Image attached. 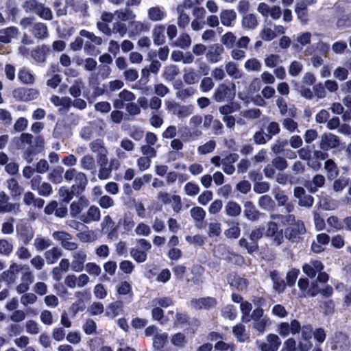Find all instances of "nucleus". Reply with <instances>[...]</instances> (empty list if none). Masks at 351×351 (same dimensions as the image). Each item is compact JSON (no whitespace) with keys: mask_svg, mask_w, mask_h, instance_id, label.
<instances>
[{"mask_svg":"<svg viewBox=\"0 0 351 351\" xmlns=\"http://www.w3.org/2000/svg\"><path fill=\"white\" fill-rule=\"evenodd\" d=\"M228 280L230 286L236 288L238 290H243L247 286V280L238 276H230Z\"/></svg>","mask_w":351,"mask_h":351,"instance_id":"obj_38","label":"nucleus"},{"mask_svg":"<svg viewBox=\"0 0 351 351\" xmlns=\"http://www.w3.org/2000/svg\"><path fill=\"white\" fill-rule=\"evenodd\" d=\"M179 133L184 141L197 140L202 134L200 130H193L187 126L180 128Z\"/></svg>","mask_w":351,"mask_h":351,"instance_id":"obj_20","label":"nucleus"},{"mask_svg":"<svg viewBox=\"0 0 351 351\" xmlns=\"http://www.w3.org/2000/svg\"><path fill=\"white\" fill-rule=\"evenodd\" d=\"M184 190L185 193L189 196H195L200 191L199 186L192 182H187L184 186Z\"/></svg>","mask_w":351,"mask_h":351,"instance_id":"obj_57","label":"nucleus"},{"mask_svg":"<svg viewBox=\"0 0 351 351\" xmlns=\"http://www.w3.org/2000/svg\"><path fill=\"white\" fill-rule=\"evenodd\" d=\"M120 223L122 225L123 229L126 232L131 231L135 225V222L132 216L125 214L123 219H121Z\"/></svg>","mask_w":351,"mask_h":351,"instance_id":"obj_54","label":"nucleus"},{"mask_svg":"<svg viewBox=\"0 0 351 351\" xmlns=\"http://www.w3.org/2000/svg\"><path fill=\"white\" fill-rule=\"evenodd\" d=\"M224 49L219 44H213L209 46L206 53L207 61L210 63H217L221 60V55L223 53Z\"/></svg>","mask_w":351,"mask_h":351,"instance_id":"obj_10","label":"nucleus"},{"mask_svg":"<svg viewBox=\"0 0 351 351\" xmlns=\"http://www.w3.org/2000/svg\"><path fill=\"white\" fill-rule=\"evenodd\" d=\"M80 166L81 168L84 170L90 171L91 172H95L96 171L95 158L90 154L84 155L80 159Z\"/></svg>","mask_w":351,"mask_h":351,"instance_id":"obj_31","label":"nucleus"},{"mask_svg":"<svg viewBox=\"0 0 351 351\" xmlns=\"http://www.w3.org/2000/svg\"><path fill=\"white\" fill-rule=\"evenodd\" d=\"M235 94L236 86L234 84H221L215 90L213 97L217 102L231 101L234 98Z\"/></svg>","mask_w":351,"mask_h":351,"instance_id":"obj_1","label":"nucleus"},{"mask_svg":"<svg viewBox=\"0 0 351 351\" xmlns=\"http://www.w3.org/2000/svg\"><path fill=\"white\" fill-rule=\"evenodd\" d=\"M323 269L322 263L318 260H311L302 267L304 273L310 278L315 277L317 273L321 271Z\"/></svg>","mask_w":351,"mask_h":351,"instance_id":"obj_11","label":"nucleus"},{"mask_svg":"<svg viewBox=\"0 0 351 351\" xmlns=\"http://www.w3.org/2000/svg\"><path fill=\"white\" fill-rule=\"evenodd\" d=\"M271 278L274 282V289L278 293H282L285 289L284 280L280 277L276 271H272L270 274Z\"/></svg>","mask_w":351,"mask_h":351,"instance_id":"obj_37","label":"nucleus"},{"mask_svg":"<svg viewBox=\"0 0 351 351\" xmlns=\"http://www.w3.org/2000/svg\"><path fill=\"white\" fill-rule=\"evenodd\" d=\"M220 41L226 48L232 49L236 45L237 36L232 32H228L222 35Z\"/></svg>","mask_w":351,"mask_h":351,"instance_id":"obj_34","label":"nucleus"},{"mask_svg":"<svg viewBox=\"0 0 351 351\" xmlns=\"http://www.w3.org/2000/svg\"><path fill=\"white\" fill-rule=\"evenodd\" d=\"M168 335L167 333H158L156 334L153 340V345L154 348L156 349H160L164 347L167 340Z\"/></svg>","mask_w":351,"mask_h":351,"instance_id":"obj_55","label":"nucleus"},{"mask_svg":"<svg viewBox=\"0 0 351 351\" xmlns=\"http://www.w3.org/2000/svg\"><path fill=\"white\" fill-rule=\"evenodd\" d=\"M149 27L141 21L132 20L129 23L128 34L130 37L140 35L143 32H148Z\"/></svg>","mask_w":351,"mask_h":351,"instance_id":"obj_12","label":"nucleus"},{"mask_svg":"<svg viewBox=\"0 0 351 351\" xmlns=\"http://www.w3.org/2000/svg\"><path fill=\"white\" fill-rule=\"evenodd\" d=\"M21 266L16 263L12 264L9 269L3 271L1 278L8 285L15 282L17 279L18 274L21 270Z\"/></svg>","mask_w":351,"mask_h":351,"instance_id":"obj_13","label":"nucleus"},{"mask_svg":"<svg viewBox=\"0 0 351 351\" xmlns=\"http://www.w3.org/2000/svg\"><path fill=\"white\" fill-rule=\"evenodd\" d=\"M167 13L163 7L155 5L147 10V17L151 21H161L165 19Z\"/></svg>","mask_w":351,"mask_h":351,"instance_id":"obj_18","label":"nucleus"},{"mask_svg":"<svg viewBox=\"0 0 351 351\" xmlns=\"http://www.w3.org/2000/svg\"><path fill=\"white\" fill-rule=\"evenodd\" d=\"M50 101L54 106L62 107L64 108H68L71 101L69 97H60L56 95H52L50 98Z\"/></svg>","mask_w":351,"mask_h":351,"instance_id":"obj_50","label":"nucleus"},{"mask_svg":"<svg viewBox=\"0 0 351 351\" xmlns=\"http://www.w3.org/2000/svg\"><path fill=\"white\" fill-rule=\"evenodd\" d=\"M51 245V241L49 239L43 237H37L34 240V246L38 250H43Z\"/></svg>","mask_w":351,"mask_h":351,"instance_id":"obj_56","label":"nucleus"},{"mask_svg":"<svg viewBox=\"0 0 351 351\" xmlns=\"http://www.w3.org/2000/svg\"><path fill=\"white\" fill-rule=\"evenodd\" d=\"M16 205L9 202V197L5 192H0V213H10L14 210Z\"/></svg>","mask_w":351,"mask_h":351,"instance_id":"obj_26","label":"nucleus"},{"mask_svg":"<svg viewBox=\"0 0 351 351\" xmlns=\"http://www.w3.org/2000/svg\"><path fill=\"white\" fill-rule=\"evenodd\" d=\"M225 212L230 217H237L241 214V208L237 202L230 201L225 206Z\"/></svg>","mask_w":351,"mask_h":351,"instance_id":"obj_36","label":"nucleus"},{"mask_svg":"<svg viewBox=\"0 0 351 351\" xmlns=\"http://www.w3.org/2000/svg\"><path fill=\"white\" fill-rule=\"evenodd\" d=\"M244 215L250 221H255L258 219V213L254 206L250 202H247L245 205Z\"/></svg>","mask_w":351,"mask_h":351,"instance_id":"obj_39","label":"nucleus"},{"mask_svg":"<svg viewBox=\"0 0 351 351\" xmlns=\"http://www.w3.org/2000/svg\"><path fill=\"white\" fill-rule=\"evenodd\" d=\"M37 296L33 293H27L22 295L20 302L22 305L27 306L28 305L34 304L37 301Z\"/></svg>","mask_w":351,"mask_h":351,"instance_id":"obj_60","label":"nucleus"},{"mask_svg":"<svg viewBox=\"0 0 351 351\" xmlns=\"http://www.w3.org/2000/svg\"><path fill=\"white\" fill-rule=\"evenodd\" d=\"M123 304L121 302L117 301L112 302L108 307L106 314L111 317L119 315L122 311Z\"/></svg>","mask_w":351,"mask_h":351,"instance_id":"obj_48","label":"nucleus"},{"mask_svg":"<svg viewBox=\"0 0 351 351\" xmlns=\"http://www.w3.org/2000/svg\"><path fill=\"white\" fill-rule=\"evenodd\" d=\"M307 5L304 2L298 3L295 5V12L298 19L302 23L307 21Z\"/></svg>","mask_w":351,"mask_h":351,"instance_id":"obj_40","label":"nucleus"},{"mask_svg":"<svg viewBox=\"0 0 351 351\" xmlns=\"http://www.w3.org/2000/svg\"><path fill=\"white\" fill-rule=\"evenodd\" d=\"M281 345V341L278 335L270 334L267 337V342L260 346L261 351H277Z\"/></svg>","mask_w":351,"mask_h":351,"instance_id":"obj_14","label":"nucleus"},{"mask_svg":"<svg viewBox=\"0 0 351 351\" xmlns=\"http://www.w3.org/2000/svg\"><path fill=\"white\" fill-rule=\"evenodd\" d=\"M52 237L55 240L60 242L61 246L66 250L73 251L77 249V243L72 241V236L66 232H54L52 234Z\"/></svg>","mask_w":351,"mask_h":351,"instance_id":"obj_3","label":"nucleus"},{"mask_svg":"<svg viewBox=\"0 0 351 351\" xmlns=\"http://www.w3.org/2000/svg\"><path fill=\"white\" fill-rule=\"evenodd\" d=\"M90 150L97 154V160H99L101 162L104 158H107L108 151L104 147V143L101 140H95L91 142L89 145Z\"/></svg>","mask_w":351,"mask_h":351,"instance_id":"obj_17","label":"nucleus"},{"mask_svg":"<svg viewBox=\"0 0 351 351\" xmlns=\"http://www.w3.org/2000/svg\"><path fill=\"white\" fill-rule=\"evenodd\" d=\"M216 147V143L213 140L208 141L197 148V152L199 154H206L212 152Z\"/></svg>","mask_w":351,"mask_h":351,"instance_id":"obj_58","label":"nucleus"},{"mask_svg":"<svg viewBox=\"0 0 351 351\" xmlns=\"http://www.w3.org/2000/svg\"><path fill=\"white\" fill-rule=\"evenodd\" d=\"M134 232L138 236L147 237L151 234V228L148 225L141 222L136 226Z\"/></svg>","mask_w":351,"mask_h":351,"instance_id":"obj_64","label":"nucleus"},{"mask_svg":"<svg viewBox=\"0 0 351 351\" xmlns=\"http://www.w3.org/2000/svg\"><path fill=\"white\" fill-rule=\"evenodd\" d=\"M289 220L294 221L285 230V237L292 241H295L300 238V235L306 232L304 224L301 221H295L293 216L289 215Z\"/></svg>","mask_w":351,"mask_h":351,"instance_id":"obj_2","label":"nucleus"},{"mask_svg":"<svg viewBox=\"0 0 351 351\" xmlns=\"http://www.w3.org/2000/svg\"><path fill=\"white\" fill-rule=\"evenodd\" d=\"M232 333L240 342H245L249 339V335L246 332L245 326L241 324L233 327Z\"/></svg>","mask_w":351,"mask_h":351,"instance_id":"obj_33","label":"nucleus"},{"mask_svg":"<svg viewBox=\"0 0 351 351\" xmlns=\"http://www.w3.org/2000/svg\"><path fill=\"white\" fill-rule=\"evenodd\" d=\"M130 255L137 263H144L147 259L146 252L137 248L131 249Z\"/></svg>","mask_w":351,"mask_h":351,"instance_id":"obj_53","label":"nucleus"},{"mask_svg":"<svg viewBox=\"0 0 351 351\" xmlns=\"http://www.w3.org/2000/svg\"><path fill=\"white\" fill-rule=\"evenodd\" d=\"M12 95L18 101H29L36 99L39 92L35 88H18L13 90Z\"/></svg>","mask_w":351,"mask_h":351,"instance_id":"obj_5","label":"nucleus"},{"mask_svg":"<svg viewBox=\"0 0 351 351\" xmlns=\"http://www.w3.org/2000/svg\"><path fill=\"white\" fill-rule=\"evenodd\" d=\"M98 165L99 166L98 178L100 180H107L110 178L111 174V167L108 166V158H104L102 162L99 160H97Z\"/></svg>","mask_w":351,"mask_h":351,"instance_id":"obj_30","label":"nucleus"},{"mask_svg":"<svg viewBox=\"0 0 351 351\" xmlns=\"http://www.w3.org/2000/svg\"><path fill=\"white\" fill-rule=\"evenodd\" d=\"M61 250L58 247H52L45 252V258L47 264L51 265L55 263L61 256Z\"/></svg>","mask_w":351,"mask_h":351,"instance_id":"obj_32","label":"nucleus"},{"mask_svg":"<svg viewBox=\"0 0 351 351\" xmlns=\"http://www.w3.org/2000/svg\"><path fill=\"white\" fill-rule=\"evenodd\" d=\"M112 29L113 32L119 34L121 37H123L129 30L125 23L118 21H115L113 23Z\"/></svg>","mask_w":351,"mask_h":351,"instance_id":"obj_62","label":"nucleus"},{"mask_svg":"<svg viewBox=\"0 0 351 351\" xmlns=\"http://www.w3.org/2000/svg\"><path fill=\"white\" fill-rule=\"evenodd\" d=\"M264 62L267 67L274 68L282 61L280 60V58L278 55L270 54L266 56Z\"/></svg>","mask_w":351,"mask_h":351,"instance_id":"obj_61","label":"nucleus"},{"mask_svg":"<svg viewBox=\"0 0 351 351\" xmlns=\"http://www.w3.org/2000/svg\"><path fill=\"white\" fill-rule=\"evenodd\" d=\"M165 28L164 25H156L152 32V37L154 43L156 45H162L165 42Z\"/></svg>","mask_w":351,"mask_h":351,"instance_id":"obj_27","label":"nucleus"},{"mask_svg":"<svg viewBox=\"0 0 351 351\" xmlns=\"http://www.w3.org/2000/svg\"><path fill=\"white\" fill-rule=\"evenodd\" d=\"M301 330V326L296 319L292 320L290 323L282 322L279 326L278 332L283 337H286L289 335H294L298 333Z\"/></svg>","mask_w":351,"mask_h":351,"instance_id":"obj_7","label":"nucleus"},{"mask_svg":"<svg viewBox=\"0 0 351 351\" xmlns=\"http://www.w3.org/2000/svg\"><path fill=\"white\" fill-rule=\"evenodd\" d=\"M324 168L328 173V177L329 179L335 178L339 173L337 167L333 162V160L329 159L325 162Z\"/></svg>","mask_w":351,"mask_h":351,"instance_id":"obj_47","label":"nucleus"},{"mask_svg":"<svg viewBox=\"0 0 351 351\" xmlns=\"http://www.w3.org/2000/svg\"><path fill=\"white\" fill-rule=\"evenodd\" d=\"M339 145V138L331 134L326 133L322 136L320 147L322 149L328 150L338 147Z\"/></svg>","mask_w":351,"mask_h":351,"instance_id":"obj_15","label":"nucleus"},{"mask_svg":"<svg viewBox=\"0 0 351 351\" xmlns=\"http://www.w3.org/2000/svg\"><path fill=\"white\" fill-rule=\"evenodd\" d=\"M265 236L271 238L276 245H280L283 241L282 230L279 229L277 224L274 221L267 223Z\"/></svg>","mask_w":351,"mask_h":351,"instance_id":"obj_8","label":"nucleus"},{"mask_svg":"<svg viewBox=\"0 0 351 351\" xmlns=\"http://www.w3.org/2000/svg\"><path fill=\"white\" fill-rule=\"evenodd\" d=\"M159 199L165 204H171L174 212L179 213L182 208L181 198L178 195L160 193Z\"/></svg>","mask_w":351,"mask_h":351,"instance_id":"obj_9","label":"nucleus"},{"mask_svg":"<svg viewBox=\"0 0 351 351\" xmlns=\"http://www.w3.org/2000/svg\"><path fill=\"white\" fill-rule=\"evenodd\" d=\"M184 81L188 84H193L198 82L199 76L197 73L191 69L185 70L183 75Z\"/></svg>","mask_w":351,"mask_h":351,"instance_id":"obj_51","label":"nucleus"},{"mask_svg":"<svg viewBox=\"0 0 351 351\" xmlns=\"http://www.w3.org/2000/svg\"><path fill=\"white\" fill-rule=\"evenodd\" d=\"M114 15L115 21L123 23L126 21L130 22L136 18V14L128 8H121L114 11Z\"/></svg>","mask_w":351,"mask_h":351,"instance_id":"obj_22","label":"nucleus"},{"mask_svg":"<svg viewBox=\"0 0 351 351\" xmlns=\"http://www.w3.org/2000/svg\"><path fill=\"white\" fill-rule=\"evenodd\" d=\"M7 187L10 190L12 196L19 195L22 191V188L19 185L17 180L14 178L8 179L6 182Z\"/></svg>","mask_w":351,"mask_h":351,"instance_id":"obj_46","label":"nucleus"},{"mask_svg":"<svg viewBox=\"0 0 351 351\" xmlns=\"http://www.w3.org/2000/svg\"><path fill=\"white\" fill-rule=\"evenodd\" d=\"M100 218L101 213L99 208L93 205L89 207L86 214L81 216L80 219L86 223H90L93 221H99Z\"/></svg>","mask_w":351,"mask_h":351,"instance_id":"obj_19","label":"nucleus"},{"mask_svg":"<svg viewBox=\"0 0 351 351\" xmlns=\"http://www.w3.org/2000/svg\"><path fill=\"white\" fill-rule=\"evenodd\" d=\"M85 271L90 276L93 277H97L101 273V269L100 266L93 262H89L85 265Z\"/></svg>","mask_w":351,"mask_h":351,"instance_id":"obj_52","label":"nucleus"},{"mask_svg":"<svg viewBox=\"0 0 351 351\" xmlns=\"http://www.w3.org/2000/svg\"><path fill=\"white\" fill-rule=\"evenodd\" d=\"M32 31L33 34L38 38H44L47 36V26L42 23H35Z\"/></svg>","mask_w":351,"mask_h":351,"instance_id":"obj_44","label":"nucleus"},{"mask_svg":"<svg viewBox=\"0 0 351 351\" xmlns=\"http://www.w3.org/2000/svg\"><path fill=\"white\" fill-rule=\"evenodd\" d=\"M258 25V21L254 14H249L243 16L242 19V26L245 29H253Z\"/></svg>","mask_w":351,"mask_h":351,"instance_id":"obj_42","label":"nucleus"},{"mask_svg":"<svg viewBox=\"0 0 351 351\" xmlns=\"http://www.w3.org/2000/svg\"><path fill=\"white\" fill-rule=\"evenodd\" d=\"M324 176L317 174L313 178L312 183H308L305 186L311 192L315 193L318 188L324 186Z\"/></svg>","mask_w":351,"mask_h":351,"instance_id":"obj_35","label":"nucleus"},{"mask_svg":"<svg viewBox=\"0 0 351 351\" xmlns=\"http://www.w3.org/2000/svg\"><path fill=\"white\" fill-rule=\"evenodd\" d=\"M13 250V245L11 242L6 239H0V254L9 256Z\"/></svg>","mask_w":351,"mask_h":351,"instance_id":"obj_59","label":"nucleus"},{"mask_svg":"<svg viewBox=\"0 0 351 351\" xmlns=\"http://www.w3.org/2000/svg\"><path fill=\"white\" fill-rule=\"evenodd\" d=\"M215 299L209 297L195 299L191 301L192 307L196 310L209 309L215 306Z\"/></svg>","mask_w":351,"mask_h":351,"instance_id":"obj_21","label":"nucleus"},{"mask_svg":"<svg viewBox=\"0 0 351 351\" xmlns=\"http://www.w3.org/2000/svg\"><path fill=\"white\" fill-rule=\"evenodd\" d=\"M261 67V62L255 58L248 59L244 64V68L248 71L259 72Z\"/></svg>","mask_w":351,"mask_h":351,"instance_id":"obj_43","label":"nucleus"},{"mask_svg":"<svg viewBox=\"0 0 351 351\" xmlns=\"http://www.w3.org/2000/svg\"><path fill=\"white\" fill-rule=\"evenodd\" d=\"M179 69L176 65H169L165 68L163 77L168 81H171L179 74Z\"/></svg>","mask_w":351,"mask_h":351,"instance_id":"obj_45","label":"nucleus"},{"mask_svg":"<svg viewBox=\"0 0 351 351\" xmlns=\"http://www.w3.org/2000/svg\"><path fill=\"white\" fill-rule=\"evenodd\" d=\"M294 196L299 199V205L301 206L311 207L313 204V197L306 194L302 187L298 186L294 189Z\"/></svg>","mask_w":351,"mask_h":351,"instance_id":"obj_16","label":"nucleus"},{"mask_svg":"<svg viewBox=\"0 0 351 351\" xmlns=\"http://www.w3.org/2000/svg\"><path fill=\"white\" fill-rule=\"evenodd\" d=\"M191 45V38L188 34H181L178 39L173 44L175 47H178L182 49L188 48Z\"/></svg>","mask_w":351,"mask_h":351,"instance_id":"obj_41","label":"nucleus"},{"mask_svg":"<svg viewBox=\"0 0 351 351\" xmlns=\"http://www.w3.org/2000/svg\"><path fill=\"white\" fill-rule=\"evenodd\" d=\"M88 183L87 178L85 173L79 171L74 179V184L72 185L71 189L73 191H83Z\"/></svg>","mask_w":351,"mask_h":351,"instance_id":"obj_29","label":"nucleus"},{"mask_svg":"<svg viewBox=\"0 0 351 351\" xmlns=\"http://www.w3.org/2000/svg\"><path fill=\"white\" fill-rule=\"evenodd\" d=\"M89 204V201L85 197H80L76 202H72L70 206L71 215L76 217L81 211Z\"/></svg>","mask_w":351,"mask_h":351,"instance_id":"obj_25","label":"nucleus"},{"mask_svg":"<svg viewBox=\"0 0 351 351\" xmlns=\"http://www.w3.org/2000/svg\"><path fill=\"white\" fill-rule=\"evenodd\" d=\"M87 259L86 252L80 249L72 254L71 269L75 272H81L84 268V263Z\"/></svg>","mask_w":351,"mask_h":351,"instance_id":"obj_6","label":"nucleus"},{"mask_svg":"<svg viewBox=\"0 0 351 351\" xmlns=\"http://www.w3.org/2000/svg\"><path fill=\"white\" fill-rule=\"evenodd\" d=\"M18 35V29L15 27H10L0 30V41L4 43H10L11 40Z\"/></svg>","mask_w":351,"mask_h":351,"instance_id":"obj_28","label":"nucleus"},{"mask_svg":"<svg viewBox=\"0 0 351 351\" xmlns=\"http://www.w3.org/2000/svg\"><path fill=\"white\" fill-rule=\"evenodd\" d=\"M33 136L28 133L22 134L17 140V145L21 149H24L26 145H31L32 143Z\"/></svg>","mask_w":351,"mask_h":351,"instance_id":"obj_63","label":"nucleus"},{"mask_svg":"<svg viewBox=\"0 0 351 351\" xmlns=\"http://www.w3.org/2000/svg\"><path fill=\"white\" fill-rule=\"evenodd\" d=\"M119 99L114 100L113 106L115 108H123V101H130L132 102L135 99L134 95L128 90H123L119 94Z\"/></svg>","mask_w":351,"mask_h":351,"instance_id":"obj_24","label":"nucleus"},{"mask_svg":"<svg viewBox=\"0 0 351 351\" xmlns=\"http://www.w3.org/2000/svg\"><path fill=\"white\" fill-rule=\"evenodd\" d=\"M90 282L89 276L86 274H81L79 276L69 274L64 278V284L71 289L82 288L86 286Z\"/></svg>","mask_w":351,"mask_h":351,"instance_id":"obj_4","label":"nucleus"},{"mask_svg":"<svg viewBox=\"0 0 351 351\" xmlns=\"http://www.w3.org/2000/svg\"><path fill=\"white\" fill-rule=\"evenodd\" d=\"M237 19V13L234 10H223L220 12V20L223 25L233 26Z\"/></svg>","mask_w":351,"mask_h":351,"instance_id":"obj_23","label":"nucleus"},{"mask_svg":"<svg viewBox=\"0 0 351 351\" xmlns=\"http://www.w3.org/2000/svg\"><path fill=\"white\" fill-rule=\"evenodd\" d=\"M225 69L227 73L234 79H239L242 77V72L237 68L234 62H230L227 63Z\"/></svg>","mask_w":351,"mask_h":351,"instance_id":"obj_49","label":"nucleus"}]
</instances>
